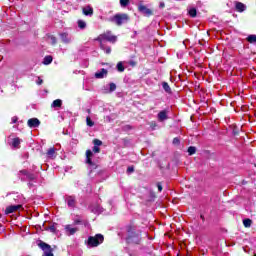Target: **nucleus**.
Instances as JSON below:
<instances>
[{"label": "nucleus", "mask_w": 256, "mask_h": 256, "mask_svg": "<svg viewBox=\"0 0 256 256\" xmlns=\"http://www.w3.org/2000/svg\"><path fill=\"white\" fill-rule=\"evenodd\" d=\"M48 41L51 45H57V38L55 36H49Z\"/></svg>", "instance_id": "25"}, {"label": "nucleus", "mask_w": 256, "mask_h": 256, "mask_svg": "<svg viewBox=\"0 0 256 256\" xmlns=\"http://www.w3.org/2000/svg\"><path fill=\"white\" fill-rule=\"evenodd\" d=\"M60 39L62 43H65L66 45H69V43L73 41V38L67 32L60 33Z\"/></svg>", "instance_id": "9"}, {"label": "nucleus", "mask_w": 256, "mask_h": 256, "mask_svg": "<svg viewBox=\"0 0 256 256\" xmlns=\"http://www.w3.org/2000/svg\"><path fill=\"white\" fill-rule=\"evenodd\" d=\"M27 125L30 127V129H36V127L41 125V121H39L37 118H31L28 120Z\"/></svg>", "instance_id": "10"}, {"label": "nucleus", "mask_w": 256, "mask_h": 256, "mask_svg": "<svg viewBox=\"0 0 256 256\" xmlns=\"http://www.w3.org/2000/svg\"><path fill=\"white\" fill-rule=\"evenodd\" d=\"M47 157L49 159H55V148H50L47 151Z\"/></svg>", "instance_id": "20"}, {"label": "nucleus", "mask_w": 256, "mask_h": 256, "mask_svg": "<svg viewBox=\"0 0 256 256\" xmlns=\"http://www.w3.org/2000/svg\"><path fill=\"white\" fill-rule=\"evenodd\" d=\"M117 69L120 73H123V71H125V67L123 66V62H118Z\"/></svg>", "instance_id": "29"}, {"label": "nucleus", "mask_w": 256, "mask_h": 256, "mask_svg": "<svg viewBox=\"0 0 256 256\" xmlns=\"http://www.w3.org/2000/svg\"><path fill=\"white\" fill-rule=\"evenodd\" d=\"M93 143H94V147H101V145H103V142L99 139H94Z\"/></svg>", "instance_id": "32"}, {"label": "nucleus", "mask_w": 256, "mask_h": 256, "mask_svg": "<svg viewBox=\"0 0 256 256\" xmlns=\"http://www.w3.org/2000/svg\"><path fill=\"white\" fill-rule=\"evenodd\" d=\"M235 9L239 13H243V11H245V9H247V6H245V4H243L241 2H235Z\"/></svg>", "instance_id": "14"}, {"label": "nucleus", "mask_w": 256, "mask_h": 256, "mask_svg": "<svg viewBox=\"0 0 256 256\" xmlns=\"http://www.w3.org/2000/svg\"><path fill=\"white\" fill-rule=\"evenodd\" d=\"M176 1H181V0H176Z\"/></svg>", "instance_id": "46"}, {"label": "nucleus", "mask_w": 256, "mask_h": 256, "mask_svg": "<svg viewBox=\"0 0 256 256\" xmlns=\"http://www.w3.org/2000/svg\"><path fill=\"white\" fill-rule=\"evenodd\" d=\"M128 243H136L139 244L141 241V238L139 237V233L135 234L131 229L128 230V238H127Z\"/></svg>", "instance_id": "5"}, {"label": "nucleus", "mask_w": 256, "mask_h": 256, "mask_svg": "<svg viewBox=\"0 0 256 256\" xmlns=\"http://www.w3.org/2000/svg\"><path fill=\"white\" fill-rule=\"evenodd\" d=\"M36 83L37 85H43V79H41V77H38Z\"/></svg>", "instance_id": "40"}, {"label": "nucleus", "mask_w": 256, "mask_h": 256, "mask_svg": "<svg viewBox=\"0 0 256 256\" xmlns=\"http://www.w3.org/2000/svg\"><path fill=\"white\" fill-rule=\"evenodd\" d=\"M138 10L142 15H145V17H151L153 15V11L151 9L147 8L145 5H139Z\"/></svg>", "instance_id": "7"}, {"label": "nucleus", "mask_w": 256, "mask_h": 256, "mask_svg": "<svg viewBox=\"0 0 256 256\" xmlns=\"http://www.w3.org/2000/svg\"><path fill=\"white\" fill-rule=\"evenodd\" d=\"M247 41L248 43H256V35H249Z\"/></svg>", "instance_id": "27"}, {"label": "nucleus", "mask_w": 256, "mask_h": 256, "mask_svg": "<svg viewBox=\"0 0 256 256\" xmlns=\"http://www.w3.org/2000/svg\"><path fill=\"white\" fill-rule=\"evenodd\" d=\"M21 181H25V178L21 177Z\"/></svg>", "instance_id": "44"}, {"label": "nucleus", "mask_w": 256, "mask_h": 256, "mask_svg": "<svg viewBox=\"0 0 256 256\" xmlns=\"http://www.w3.org/2000/svg\"><path fill=\"white\" fill-rule=\"evenodd\" d=\"M79 223H81V220H75L74 221V225H79Z\"/></svg>", "instance_id": "43"}, {"label": "nucleus", "mask_w": 256, "mask_h": 256, "mask_svg": "<svg viewBox=\"0 0 256 256\" xmlns=\"http://www.w3.org/2000/svg\"><path fill=\"white\" fill-rule=\"evenodd\" d=\"M157 119L160 123H163V121H167L169 119V110H162L158 113Z\"/></svg>", "instance_id": "8"}, {"label": "nucleus", "mask_w": 256, "mask_h": 256, "mask_svg": "<svg viewBox=\"0 0 256 256\" xmlns=\"http://www.w3.org/2000/svg\"><path fill=\"white\" fill-rule=\"evenodd\" d=\"M65 203H67L68 207H75V198H74V196H67L65 198Z\"/></svg>", "instance_id": "15"}, {"label": "nucleus", "mask_w": 256, "mask_h": 256, "mask_svg": "<svg viewBox=\"0 0 256 256\" xmlns=\"http://www.w3.org/2000/svg\"><path fill=\"white\" fill-rule=\"evenodd\" d=\"M149 125H150V128L152 129V131H155L157 129V122L151 121L149 123Z\"/></svg>", "instance_id": "33"}, {"label": "nucleus", "mask_w": 256, "mask_h": 256, "mask_svg": "<svg viewBox=\"0 0 256 256\" xmlns=\"http://www.w3.org/2000/svg\"><path fill=\"white\" fill-rule=\"evenodd\" d=\"M96 79H103L104 77H107V69L102 68L100 71L95 73Z\"/></svg>", "instance_id": "12"}, {"label": "nucleus", "mask_w": 256, "mask_h": 256, "mask_svg": "<svg viewBox=\"0 0 256 256\" xmlns=\"http://www.w3.org/2000/svg\"><path fill=\"white\" fill-rule=\"evenodd\" d=\"M103 241H105L103 234H96L95 236L88 237L87 245L89 247H99Z\"/></svg>", "instance_id": "3"}, {"label": "nucleus", "mask_w": 256, "mask_h": 256, "mask_svg": "<svg viewBox=\"0 0 256 256\" xmlns=\"http://www.w3.org/2000/svg\"><path fill=\"white\" fill-rule=\"evenodd\" d=\"M47 231H50V233H57V228L55 225H52L46 229Z\"/></svg>", "instance_id": "34"}, {"label": "nucleus", "mask_w": 256, "mask_h": 256, "mask_svg": "<svg viewBox=\"0 0 256 256\" xmlns=\"http://www.w3.org/2000/svg\"><path fill=\"white\" fill-rule=\"evenodd\" d=\"M254 256H256V254H254Z\"/></svg>", "instance_id": "47"}, {"label": "nucleus", "mask_w": 256, "mask_h": 256, "mask_svg": "<svg viewBox=\"0 0 256 256\" xmlns=\"http://www.w3.org/2000/svg\"><path fill=\"white\" fill-rule=\"evenodd\" d=\"M64 231H65V235H67V237H71V235H75V233H77V231H79L78 227H73V225L68 224L64 226Z\"/></svg>", "instance_id": "6"}, {"label": "nucleus", "mask_w": 256, "mask_h": 256, "mask_svg": "<svg viewBox=\"0 0 256 256\" xmlns=\"http://www.w3.org/2000/svg\"><path fill=\"white\" fill-rule=\"evenodd\" d=\"M102 51H105V53L107 55H109V54H111V47L104 45V49H102Z\"/></svg>", "instance_id": "36"}, {"label": "nucleus", "mask_w": 256, "mask_h": 256, "mask_svg": "<svg viewBox=\"0 0 256 256\" xmlns=\"http://www.w3.org/2000/svg\"><path fill=\"white\" fill-rule=\"evenodd\" d=\"M162 87L166 93H171V87L169 86V83L163 82Z\"/></svg>", "instance_id": "22"}, {"label": "nucleus", "mask_w": 256, "mask_h": 256, "mask_svg": "<svg viewBox=\"0 0 256 256\" xmlns=\"http://www.w3.org/2000/svg\"><path fill=\"white\" fill-rule=\"evenodd\" d=\"M196 152H197V148H195V146H190L188 148L189 155H195Z\"/></svg>", "instance_id": "28"}, {"label": "nucleus", "mask_w": 256, "mask_h": 256, "mask_svg": "<svg viewBox=\"0 0 256 256\" xmlns=\"http://www.w3.org/2000/svg\"><path fill=\"white\" fill-rule=\"evenodd\" d=\"M78 27L79 29H85L87 27V23L83 20H78Z\"/></svg>", "instance_id": "23"}, {"label": "nucleus", "mask_w": 256, "mask_h": 256, "mask_svg": "<svg viewBox=\"0 0 256 256\" xmlns=\"http://www.w3.org/2000/svg\"><path fill=\"white\" fill-rule=\"evenodd\" d=\"M96 41L100 42V49H105V41H108L109 43H116L117 42V36L113 35L111 31H107L103 34H100Z\"/></svg>", "instance_id": "1"}, {"label": "nucleus", "mask_w": 256, "mask_h": 256, "mask_svg": "<svg viewBox=\"0 0 256 256\" xmlns=\"http://www.w3.org/2000/svg\"><path fill=\"white\" fill-rule=\"evenodd\" d=\"M109 21L111 23H114L118 27H121V25L129 22V15H127L125 13H118V14H115L114 16L110 17Z\"/></svg>", "instance_id": "2"}, {"label": "nucleus", "mask_w": 256, "mask_h": 256, "mask_svg": "<svg viewBox=\"0 0 256 256\" xmlns=\"http://www.w3.org/2000/svg\"><path fill=\"white\" fill-rule=\"evenodd\" d=\"M251 223H253V221L249 218L243 220L244 227H251Z\"/></svg>", "instance_id": "26"}, {"label": "nucleus", "mask_w": 256, "mask_h": 256, "mask_svg": "<svg viewBox=\"0 0 256 256\" xmlns=\"http://www.w3.org/2000/svg\"><path fill=\"white\" fill-rule=\"evenodd\" d=\"M21 209V205H12L8 206L5 210L6 215H10V213H15V211Z\"/></svg>", "instance_id": "11"}, {"label": "nucleus", "mask_w": 256, "mask_h": 256, "mask_svg": "<svg viewBox=\"0 0 256 256\" xmlns=\"http://www.w3.org/2000/svg\"><path fill=\"white\" fill-rule=\"evenodd\" d=\"M37 245L44 252L43 256H53V249L51 248V245H49L41 240H39L37 242Z\"/></svg>", "instance_id": "4"}, {"label": "nucleus", "mask_w": 256, "mask_h": 256, "mask_svg": "<svg viewBox=\"0 0 256 256\" xmlns=\"http://www.w3.org/2000/svg\"><path fill=\"white\" fill-rule=\"evenodd\" d=\"M53 63V56L48 55L44 57L43 64L44 65H51Z\"/></svg>", "instance_id": "19"}, {"label": "nucleus", "mask_w": 256, "mask_h": 256, "mask_svg": "<svg viewBox=\"0 0 256 256\" xmlns=\"http://www.w3.org/2000/svg\"><path fill=\"white\" fill-rule=\"evenodd\" d=\"M190 17H197V9L195 8H190L188 11Z\"/></svg>", "instance_id": "24"}, {"label": "nucleus", "mask_w": 256, "mask_h": 256, "mask_svg": "<svg viewBox=\"0 0 256 256\" xmlns=\"http://www.w3.org/2000/svg\"><path fill=\"white\" fill-rule=\"evenodd\" d=\"M63 105V101L61 99H56L52 102L51 107H61Z\"/></svg>", "instance_id": "21"}, {"label": "nucleus", "mask_w": 256, "mask_h": 256, "mask_svg": "<svg viewBox=\"0 0 256 256\" xmlns=\"http://www.w3.org/2000/svg\"><path fill=\"white\" fill-rule=\"evenodd\" d=\"M86 124L88 125V127H93V125H95V122H93V120H91V117H87L86 118Z\"/></svg>", "instance_id": "30"}, {"label": "nucleus", "mask_w": 256, "mask_h": 256, "mask_svg": "<svg viewBox=\"0 0 256 256\" xmlns=\"http://www.w3.org/2000/svg\"><path fill=\"white\" fill-rule=\"evenodd\" d=\"M179 143H181L179 138L176 137V138L173 139V145H179Z\"/></svg>", "instance_id": "37"}, {"label": "nucleus", "mask_w": 256, "mask_h": 256, "mask_svg": "<svg viewBox=\"0 0 256 256\" xmlns=\"http://www.w3.org/2000/svg\"><path fill=\"white\" fill-rule=\"evenodd\" d=\"M101 151V149L99 148V146H94L93 147V152L94 153H99Z\"/></svg>", "instance_id": "38"}, {"label": "nucleus", "mask_w": 256, "mask_h": 256, "mask_svg": "<svg viewBox=\"0 0 256 256\" xmlns=\"http://www.w3.org/2000/svg\"><path fill=\"white\" fill-rule=\"evenodd\" d=\"M157 188H158V191L161 193V191H163V185H161L160 182L157 183Z\"/></svg>", "instance_id": "39"}, {"label": "nucleus", "mask_w": 256, "mask_h": 256, "mask_svg": "<svg viewBox=\"0 0 256 256\" xmlns=\"http://www.w3.org/2000/svg\"><path fill=\"white\" fill-rule=\"evenodd\" d=\"M133 171H135V168H133V166L128 167L127 169L128 173H133Z\"/></svg>", "instance_id": "41"}, {"label": "nucleus", "mask_w": 256, "mask_h": 256, "mask_svg": "<svg viewBox=\"0 0 256 256\" xmlns=\"http://www.w3.org/2000/svg\"><path fill=\"white\" fill-rule=\"evenodd\" d=\"M91 157H93V151L87 150L86 151V163H88V165H93V161H91Z\"/></svg>", "instance_id": "17"}, {"label": "nucleus", "mask_w": 256, "mask_h": 256, "mask_svg": "<svg viewBox=\"0 0 256 256\" xmlns=\"http://www.w3.org/2000/svg\"><path fill=\"white\" fill-rule=\"evenodd\" d=\"M117 89V85L115 83H110L109 84V92L113 93Z\"/></svg>", "instance_id": "31"}, {"label": "nucleus", "mask_w": 256, "mask_h": 256, "mask_svg": "<svg viewBox=\"0 0 256 256\" xmlns=\"http://www.w3.org/2000/svg\"><path fill=\"white\" fill-rule=\"evenodd\" d=\"M19 175H24L30 181H35V174L28 173L27 170H21Z\"/></svg>", "instance_id": "13"}, {"label": "nucleus", "mask_w": 256, "mask_h": 256, "mask_svg": "<svg viewBox=\"0 0 256 256\" xmlns=\"http://www.w3.org/2000/svg\"><path fill=\"white\" fill-rule=\"evenodd\" d=\"M11 121H12V123H17V121H18L17 116L12 117Z\"/></svg>", "instance_id": "42"}, {"label": "nucleus", "mask_w": 256, "mask_h": 256, "mask_svg": "<svg viewBox=\"0 0 256 256\" xmlns=\"http://www.w3.org/2000/svg\"><path fill=\"white\" fill-rule=\"evenodd\" d=\"M12 147H14V149H19V147H21V139L20 138H14L12 140Z\"/></svg>", "instance_id": "18"}, {"label": "nucleus", "mask_w": 256, "mask_h": 256, "mask_svg": "<svg viewBox=\"0 0 256 256\" xmlns=\"http://www.w3.org/2000/svg\"><path fill=\"white\" fill-rule=\"evenodd\" d=\"M87 111H88V113H91V110H90V109H88Z\"/></svg>", "instance_id": "45"}, {"label": "nucleus", "mask_w": 256, "mask_h": 256, "mask_svg": "<svg viewBox=\"0 0 256 256\" xmlns=\"http://www.w3.org/2000/svg\"><path fill=\"white\" fill-rule=\"evenodd\" d=\"M127 5H129V0H120L121 7H127Z\"/></svg>", "instance_id": "35"}, {"label": "nucleus", "mask_w": 256, "mask_h": 256, "mask_svg": "<svg viewBox=\"0 0 256 256\" xmlns=\"http://www.w3.org/2000/svg\"><path fill=\"white\" fill-rule=\"evenodd\" d=\"M83 15H86L88 17H91L93 15V8L91 6H86L82 9Z\"/></svg>", "instance_id": "16"}]
</instances>
